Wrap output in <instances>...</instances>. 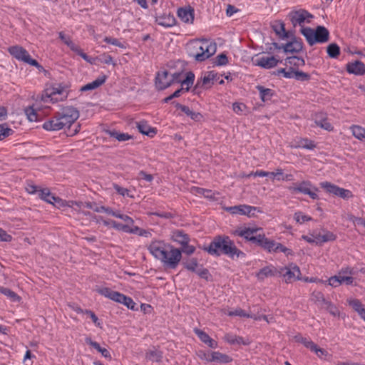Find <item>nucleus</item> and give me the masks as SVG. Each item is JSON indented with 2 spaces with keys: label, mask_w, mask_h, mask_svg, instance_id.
I'll list each match as a JSON object with an SVG mask.
<instances>
[{
  "label": "nucleus",
  "mask_w": 365,
  "mask_h": 365,
  "mask_svg": "<svg viewBox=\"0 0 365 365\" xmlns=\"http://www.w3.org/2000/svg\"><path fill=\"white\" fill-rule=\"evenodd\" d=\"M288 18L294 29H299V31L310 46L324 43L329 41V32L324 26H318L316 29L306 26L314 19V16L307 10L299 9L292 11L289 13Z\"/></svg>",
  "instance_id": "nucleus-1"
},
{
  "label": "nucleus",
  "mask_w": 365,
  "mask_h": 365,
  "mask_svg": "<svg viewBox=\"0 0 365 365\" xmlns=\"http://www.w3.org/2000/svg\"><path fill=\"white\" fill-rule=\"evenodd\" d=\"M148 250L155 259L159 260L163 267L168 269H176L182 259L180 249L163 240L152 241Z\"/></svg>",
  "instance_id": "nucleus-2"
},
{
  "label": "nucleus",
  "mask_w": 365,
  "mask_h": 365,
  "mask_svg": "<svg viewBox=\"0 0 365 365\" xmlns=\"http://www.w3.org/2000/svg\"><path fill=\"white\" fill-rule=\"evenodd\" d=\"M79 118V111L72 107H64L61 111L56 113L50 120L43 124L46 130H60L69 128Z\"/></svg>",
  "instance_id": "nucleus-3"
},
{
  "label": "nucleus",
  "mask_w": 365,
  "mask_h": 365,
  "mask_svg": "<svg viewBox=\"0 0 365 365\" xmlns=\"http://www.w3.org/2000/svg\"><path fill=\"white\" fill-rule=\"evenodd\" d=\"M206 250L211 255L224 254L232 259L245 257V253L237 249L234 242L228 237H216Z\"/></svg>",
  "instance_id": "nucleus-4"
},
{
  "label": "nucleus",
  "mask_w": 365,
  "mask_h": 365,
  "mask_svg": "<svg viewBox=\"0 0 365 365\" xmlns=\"http://www.w3.org/2000/svg\"><path fill=\"white\" fill-rule=\"evenodd\" d=\"M187 48L190 56L197 61H204L216 53L217 45L210 39H195L188 43Z\"/></svg>",
  "instance_id": "nucleus-5"
},
{
  "label": "nucleus",
  "mask_w": 365,
  "mask_h": 365,
  "mask_svg": "<svg viewBox=\"0 0 365 365\" xmlns=\"http://www.w3.org/2000/svg\"><path fill=\"white\" fill-rule=\"evenodd\" d=\"M68 87L61 83H55L46 88L41 95V101L43 103H55L63 101L68 98Z\"/></svg>",
  "instance_id": "nucleus-6"
},
{
  "label": "nucleus",
  "mask_w": 365,
  "mask_h": 365,
  "mask_svg": "<svg viewBox=\"0 0 365 365\" xmlns=\"http://www.w3.org/2000/svg\"><path fill=\"white\" fill-rule=\"evenodd\" d=\"M256 245L261 247L268 252H282L284 253L287 256L292 254V252L290 249L287 248L281 243L277 242L272 240L266 237L264 233L259 234L258 240Z\"/></svg>",
  "instance_id": "nucleus-7"
},
{
  "label": "nucleus",
  "mask_w": 365,
  "mask_h": 365,
  "mask_svg": "<svg viewBox=\"0 0 365 365\" xmlns=\"http://www.w3.org/2000/svg\"><path fill=\"white\" fill-rule=\"evenodd\" d=\"M288 190L291 193H302L309 195L312 199L317 200L319 198V189L314 186L309 180H303L299 182L293 183L288 187Z\"/></svg>",
  "instance_id": "nucleus-8"
},
{
  "label": "nucleus",
  "mask_w": 365,
  "mask_h": 365,
  "mask_svg": "<svg viewBox=\"0 0 365 365\" xmlns=\"http://www.w3.org/2000/svg\"><path fill=\"white\" fill-rule=\"evenodd\" d=\"M181 81V73L170 75L167 71H158L155 77V86L158 90H164L172 83Z\"/></svg>",
  "instance_id": "nucleus-9"
},
{
  "label": "nucleus",
  "mask_w": 365,
  "mask_h": 365,
  "mask_svg": "<svg viewBox=\"0 0 365 365\" xmlns=\"http://www.w3.org/2000/svg\"><path fill=\"white\" fill-rule=\"evenodd\" d=\"M262 229L257 227H240L235 229L232 234L235 236L243 237L256 245L258 240L259 234H262Z\"/></svg>",
  "instance_id": "nucleus-10"
},
{
  "label": "nucleus",
  "mask_w": 365,
  "mask_h": 365,
  "mask_svg": "<svg viewBox=\"0 0 365 365\" xmlns=\"http://www.w3.org/2000/svg\"><path fill=\"white\" fill-rule=\"evenodd\" d=\"M300 274L299 267L292 263L287 267L279 268V275L283 277L286 282L299 279Z\"/></svg>",
  "instance_id": "nucleus-11"
},
{
  "label": "nucleus",
  "mask_w": 365,
  "mask_h": 365,
  "mask_svg": "<svg viewBox=\"0 0 365 365\" xmlns=\"http://www.w3.org/2000/svg\"><path fill=\"white\" fill-rule=\"evenodd\" d=\"M8 51L18 61L24 62L28 64L32 59L29 52L22 46L18 45L10 46L8 48Z\"/></svg>",
  "instance_id": "nucleus-12"
},
{
  "label": "nucleus",
  "mask_w": 365,
  "mask_h": 365,
  "mask_svg": "<svg viewBox=\"0 0 365 365\" xmlns=\"http://www.w3.org/2000/svg\"><path fill=\"white\" fill-rule=\"evenodd\" d=\"M216 81L217 73L214 71H209L197 80L193 91H195L198 88H210Z\"/></svg>",
  "instance_id": "nucleus-13"
},
{
  "label": "nucleus",
  "mask_w": 365,
  "mask_h": 365,
  "mask_svg": "<svg viewBox=\"0 0 365 365\" xmlns=\"http://www.w3.org/2000/svg\"><path fill=\"white\" fill-rule=\"evenodd\" d=\"M38 197L42 200H44L45 202L52 204V205H56L58 206H63L65 205V202L60 199L59 197H57L52 195L49 190L48 188H43L39 190L38 192Z\"/></svg>",
  "instance_id": "nucleus-14"
},
{
  "label": "nucleus",
  "mask_w": 365,
  "mask_h": 365,
  "mask_svg": "<svg viewBox=\"0 0 365 365\" xmlns=\"http://www.w3.org/2000/svg\"><path fill=\"white\" fill-rule=\"evenodd\" d=\"M257 210V207L247 205H240L232 207H227L225 210L230 212L232 215L240 214L247 215L251 217L254 215V211Z\"/></svg>",
  "instance_id": "nucleus-15"
},
{
  "label": "nucleus",
  "mask_w": 365,
  "mask_h": 365,
  "mask_svg": "<svg viewBox=\"0 0 365 365\" xmlns=\"http://www.w3.org/2000/svg\"><path fill=\"white\" fill-rule=\"evenodd\" d=\"M279 60L274 56H261L256 60L255 65L265 69H270L277 66Z\"/></svg>",
  "instance_id": "nucleus-16"
},
{
  "label": "nucleus",
  "mask_w": 365,
  "mask_h": 365,
  "mask_svg": "<svg viewBox=\"0 0 365 365\" xmlns=\"http://www.w3.org/2000/svg\"><path fill=\"white\" fill-rule=\"evenodd\" d=\"M279 274V269L273 265H269L262 268L256 274L259 280H264L265 278L277 276Z\"/></svg>",
  "instance_id": "nucleus-17"
},
{
  "label": "nucleus",
  "mask_w": 365,
  "mask_h": 365,
  "mask_svg": "<svg viewBox=\"0 0 365 365\" xmlns=\"http://www.w3.org/2000/svg\"><path fill=\"white\" fill-rule=\"evenodd\" d=\"M178 16L185 23L192 24L194 21V10L191 7L180 8Z\"/></svg>",
  "instance_id": "nucleus-18"
},
{
  "label": "nucleus",
  "mask_w": 365,
  "mask_h": 365,
  "mask_svg": "<svg viewBox=\"0 0 365 365\" xmlns=\"http://www.w3.org/2000/svg\"><path fill=\"white\" fill-rule=\"evenodd\" d=\"M347 72L354 75H364L365 74V65L360 61H355L346 65Z\"/></svg>",
  "instance_id": "nucleus-19"
},
{
  "label": "nucleus",
  "mask_w": 365,
  "mask_h": 365,
  "mask_svg": "<svg viewBox=\"0 0 365 365\" xmlns=\"http://www.w3.org/2000/svg\"><path fill=\"white\" fill-rule=\"evenodd\" d=\"M171 240L180 245H186L190 242L189 236L182 230H175L172 232Z\"/></svg>",
  "instance_id": "nucleus-20"
},
{
  "label": "nucleus",
  "mask_w": 365,
  "mask_h": 365,
  "mask_svg": "<svg viewBox=\"0 0 365 365\" xmlns=\"http://www.w3.org/2000/svg\"><path fill=\"white\" fill-rule=\"evenodd\" d=\"M224 340L232 345H247L250 344L248 339H245L241 336H238L232 333H227L224 336Z\"/></svg>",
  "instance_id": "nucleus-21"
},
{
  "label": "nucleus",
  "mask_w": 365,
  "mask_h": 365,
  "mask_svg": "<svg viewBox=\"0 0 365 365\" xmlns=\"http://www.w3.org/2000/svg\"><path fill=\"white\" fill-rule=\"evenodd\" d=\"M232 361V357L230 356L222 354L219 351L211 352L210 358L208 359V362H218L221 364L230 363Z\"/></svg>",
  "instance_id": "nucleus-22"
},
{
  "label": "nucleus",
  "mask_w": 365,
  "mask_h": 365,
  "mask_svg": "<svg viewBox=\"0 0 365 365\" xmlns=\"http://www.w3.org/2000/svg\"><path fill=\"white\" fill-rule=\"evenodd\" d=\"M106 81V76L105 75L101 76L98 77L93 81L88 83L80 88V91L82 92L92 91L98 88L101 86H102Z\"/></svg>",
  "instance_id": "nucleus-23"
},
{
  "label": "nucleus",
  "mask_w": 365,
  "mask_h": 365,
  "mask_svg": "<svg viewBox=\"0 0 365 365\" xmlns=\"http://www.w3.org/2000/svg\"><path fill=\"white\" fill-rule=\"evenodd\" d=\"M314 123L316 126H319L326 130H332L333 127L327 120L324 113H317L314 118Z\"/></svg>",
  "instance_id": "nucleus-24"
},
{
  "label": "nucleus",
  "mask_w": 365,
  "mask_h": 365,
  "mask_svg": "<svg viewBox=\"0 0 365 365\" xmlns=\"http://www.w3.org/2000/svg\"><path fill=\"white\" fill-rule=\"evenodd\" d=\"M195 333L199 337V339L209 347L215 349L217 347V343L213 340L210 336L205 331L200 329H195Z\"/></svg>",
  "instance_id": "nucleus-25"
},
{
  "label": "nucleus",
  "mask_w": 365,
  "mask_h": 365,
  "mask_svg": "<svg viewBox=\"0 0 365 365\" xmlns=\"http://www.w3.org/2000/svg\"><path fill=\"white\" fill-rule=\"evenodd\" d=\"M349 304L358 313L360 317L365 322V307L361 302L356 299L348 300Z\"/></svg>",
  "instance_id": "nucleus-26"
},
{
  "label": "nucleus",
  "mask_w": 365,
  "mask_h": 365,
  "mask_svg": "<svg viewBox=\"0 0 365 365\" xmlns=\"http://www.w3.org/2000/svg\"><path fill=\"white\" fill-rule=\"evenodd\" d=\"M176 107L184 112L187 116L195 121H200L202 119V115L200 113L194 112L186 106L180 103L176 104Z\"/></svg>",
  "instance_id": "nucleus-27"
},
{
  "label": "nucleus",
  "mask_w": 365,
  "mask_h": 365,
  "mask_svg": "<svg viewBox=\"0 0 365 365\" xmlns=\"http://www.w3.org/2000/svg\"><path fill=\"white\" fill-rule=\"evenodd\" d=\"M292 146L294 148L313 150L316 147V145L314 144V141L307 138H299L295 140L294 143Z\"/></svg>",
  "instance_id": "nucleus-28"
},
{
  "label": "nucleus",
  "mask_w": 365,
  "mask_h": 365,
  "mask_svg": "<svg viewBox=\"0 0 365 365\" xmlns=\"http://www.w3.org/2000/svg\"><path fill=\"white\" fill-rule=\"evenodd\" d=\"M302 43L296 40L290 41L283 46L286 53H298L302 51Z\"/></svg>",
  "instance_id": "nucleus-29"
},
{
  "label": "nucleus",
  "mask_w": 365,
  "mask_h": 365,
  "mask_svg": "<svg viewBox=\"0 0 365 365\" xmlns=\"http://www.w3.org/2000/svg\"><path fill=\"white\" fill-rule=\"evenodd\" d=\"M137 128L140 133L148 135L153 136L156 134V130L151 128L145 121H140L137 123Z\"/></svg>",
  "instance_id": "nucleus-30"
},
{
  "label": "nucleus",
  "mask_w": 365,
  "mask_h": 365,
  "mask_svg": "<svg viewBox=\"0 0 365 365\" xmlns=\"http://www.w3.org/2000/svg\"><path fill=\"white\" fill-rule=\"evenodd\" d=\"M86 342L88 344L91 345L94 349H96L105 358L111 359V356L110 354L109 351L108 349H106V348L101 347L100 344L98 342L92 341L91 338H86Z\"/></svg>",
  "instance_id": "nucleus-31"
},
{
  "label": "nucleus",
  "mask_w": 365,
  "mask_h": 365,
  "mask_svg": "<svg viewBox=\"0 0 365 365\" xmlns=\"http://www.w3.org/2000/svg\"><path fill=\"white\" fill-rule=\"evenodd\" d=\"M305 64V61L303 58L298 56H290L285 59V65L287 66L299 68L303 66Z\"/></svg>",
  "instance_id": "nucleus-32"
},
{
  "label": "nucleus",
  "mask_w": 365,
  "mask_h": 365,
  "mask_svg": "<svg viewBox=\"0 0 365 365\" xmlns=\"http://www.w3.org/2000/svg\"><path fill=\"white\" fill-rule=\"evenodd\" d=\"M194 80H195L194 73H192V72L187 73L186 74V77L185 79H182L181 78V81H180L181 86H182L181 88L182 90H185V91H188L190 88L192 86V84L194 83ZM178 83H180V81H178Z\"/></svg>",
  "instance_id": "nucleus-33"
},
{
  "label": "nucleus",
  "mask_w": 365,
  "mask_h": 365,
  "mask_svg": "<svg viewBox=\"0 0 365 365\" xmlns=\"http://www.w3.org/2000/svg\"><path fill=\"white\" fill-rule=\"evenodd\" d=\"M162 357V352L155 347L149 349L146 352V358L152 361H160Z\"/></svg>",
  "instance_id": "nucleus-34"
},
{
  "label": "nucleus",
  "mask_w": 365,
  "mask_h": 365,
  "mask_svg": "<svg viewBox=\"0 0 365 365\" xmlns=\"http://www.w3.org/2000/svg\"><path fill=\"white\" fill-rule=\"evenodd\" d=\"M352 135L360 140H365V128L360 125H353L350 127Z\"/></svg>",
  "instance_id": "nucleus-35"
},
{
  "label": "nucleus",
  "mask_w": 365,
  "mask_h": 365,
  "mask_svg": "<svg viewBox=\"0 0 365 365\" xmlns=\"http://www.w3.org/2000/svg\"><path fill=\"white\" fill-rule=\"evenodd\" d=\"M257 89L259 92L262 101L264 102L270 100L274 95V91L272 89L264 88L262 86H257Z\"/></svg>",
  "instance_id": "nucleus-36"
},
{
  "label": "nucleus",
  "mask_w": 365,
  "mask_h": 365,
  "mask_svg": "<svg viewBox=\"0 0 365 365\" xmlns=\"http://www.w3.org/2000/svg\"><path fill=\"white\" fill-rule=\"evenodd\" d=\"M336 239V236L331 232H327L324 235H316V245H321L324 242H327L329 241H333Z\"/></svg>",
  "instance_id": "nucleus-37"
},
{
  "label": "nucleus",
  "mask_w": 365,
  "mask_h": 365,
  "mask_svg": "<svg viewBox=\"0 0 365 365\" xmlns=\"http://www.w3.org/2000/svg\"><path fill=\"white\" fill-rule=\"evenodd\" d=\"M71 203L72 204V205H76L79 207H86L88 209H91L96 212H101V207L102 206V205H99L96 204V202H86L83 203V202H77L71 201Z\"/></svg>",
  "instance_id": "nucleus-38"
},
{
  "label": "nucleus",
  "mask_w": 365,
  "mask_h": 365,
  "mask_svg": "<svg viewBox=\"0 0 365 365\" xmlns=\"http://www.w3.org/2000/svg\"><path fill=\"white\" fill-rule=\"evenodd\" d=\"M273 29L280 37L283 38L289 37L288 32L286 31L285 25L283 22H277L274 25H273Z\"/></svg>",
  "instance_id": "nucleus-39"
},
{
  "label": "nucleus",
  "mask_w": 365,
  "mask_h": 365,
  "mask_svg": "<svg viewBox=\"0 0 365 365\" xmlns=\"http://www.w3.org/2000/svg\"><path fill=\"white\" fill-rule=\"evenodd\" d=\"M25 114L31 122H36L39 120V115L34 106H29L25 109Z\"/></svg>",
  "instance_id": "nucleus-40"
},
{
  "label": "nucleus",
  "mask_w": 365,
  "mask_h": 365,
  "mask_svg": "<svg viewBox=\"0 0 365 365\" xmlns=\"http://www.w3.org/2000/svg\"><path fill=\"white\" fill-rule=\"evenodd\" d=\"M0 293L6 296L13 302H19L20 300L19 297L14 292L7 287H0Z\"/></svg>",
  "instance_id": "nucleus-41"
},
{
  "label": "nucleus",
  "mask_w": 365,
  "mask_h": 365,
  "mask_svg": "<svg viewBox=\"0 0 365 365\" xmlns=\"http://www.w3.org/2000/svg\"><path fill=\"white\" fill-rule=\"evenodd\" d=\"M232 110L237 115H246L248 113L247 107L242 103H234L232 104Z\"/></svg>",
  "instance_id": "nucleus-42"
},
{
  "label": "nucleus",
  "mask_w": 365,
  "mask_h": 365,
  "mask_svg": "<svg viewBox=\"0 0 365 365\" xmlns=\"http://www.w3.org/2000/svg\"><path fill=\"white\" fill-rule=\"evenodd\" d=\"M321 187L324 188L327 192L336 195L339 187L329 182L325 181L319 183Z\"/></svg>",
  "instance_id": "nucleus-43"
},
{
  "label": "nucleus",
  "mask_w": 365,
  "mask_h": 365,
  "mask_svg": "<svg viewBox=\"0 0 365 365\" xmlns=\"http://www.w3.org/2000/svg\"><path fill=\"white\" fill-rule=\"evenodd\" d=\"M110 137H113L120 142L126 141L131 138V136L127 133H119L115 130H110L108 132Z\"/></svg>",
  "instance_id": "nucleus-44"
},
{
  "label": "nucleus",
  "mask_w": 365,
  "mask_h": 365,
  "mask_svg": "<svg viewBox=\"0 0 365 365\" xmlns=\"http://www.w3.org/2000/svg\"><path fill=\"white\" fill-rule=\"evenodd\" d=\"M183 265L187 270L193 272H196L200 267L197 260L195 258L190 259L187 262H184Z\"/></svg>",
  "instance_id": "nucleus-45"
},
{
  "label": "nucleus",
  "mask_w": 365,
  "mask_h": 365,
  "mask_svg": "<svg viewBox=\"0 0 365 365\" xmlns=\"http://www.w3.org/2000/svg\"><path fill=\"white\" fill-rule=\"evenodd\" d=\"M110 226L117 230L123 231L126 233H130V232H133L131 230L132 227L129 225H123L113 220L110 221Z\"/></svg>",
  "instance_id": "nucleus-46"
},
{
  "label": "nucleus",
  "mask_w": 365,
  "mask_h": 365,
  "mask_svg": "<svg viewBox=\"0 0 365 365\" xmlns=\"http://www.w3.org/2000/svg\"><path fill=\"white\" fill-rule=\"evenodd\" d=\"M327 53L331 58H337L340 53L339 46L336 43H331L327 47Z\"/></svg>",
  "instance_id": "nucleus-47"
},
{
  "label": "nucleus",
  "mask_w": 365,
  "mask_h": 365,
  "mask_svg": "<svg viewBox=\"0 0 365 365\" xmlns=\"http://www.w3.org/2000/svg\"><path fill=\"white\" fill-rule=\"evenodd\" d=\"M310 351L314 352L319 358L322 359H325L329 356V353L327 350L319 347L315 343Z\"/></svg>",
  "instance_id": "nucleus-48"
},
{
  "label": "nucleus",
  "mask_w": 365,
  "mask_h": 365,
  "mask_svg": "<svg viewBox=\"0 0 365 365\" xmlns=\"http://www.w3.org/2000/svg\"><path fill=\"white\" fill-rule=\"evenodd\" d=\"M58 36H59V38L65 43L70 48L71 50H73L74 48H76V47L78 46L76 45V43H74L71 37L66 35L63 32L61 31L58 33Z\"/></svg>",
  "instance_id": "nucleus-49"
},
{
  "label": "nucleus",
  "mask_w": 365,
  "mask_h": 365,
  "mask_svg": "<svg viewBox=\"0 0 365 365\" xmlns=\"http://www.w3.org/2000/svg\"><path fill=\"white\" fill-rule=\"evenodd\" d=\"M113 187L114 190L116 191V192L118 194H119L120 195H121L123 197H125V196L126 197H129L130 198H133L134 197V195L130 194V190L128 189L123 187H121L119 185L115 184V183H114L113 185Z\"/></svg>",
  "instance_id": "nucleus-50"
},
{
  "label": "nucleus",
  "mask_w": 365,
  "mask_h": 365,
  "mask_svg": "<svg viewBox=\"0 0 365 365\" xmlns=\"http://www.w3.org/2000/svg\"><path fill=\"white\" fill-rule=\"evenodd\" d=\"M228 316L233 317V316H238L241 317H247V318H252V316L250 314L245 312L243 309L240 308H237L233 311H229L227 313H225Z\"/></svg>",
  "instance_id": "nucleus-51"
},
{
  "label": "nucleus",
  "mask_w": 365,
  "mask_h": 365,
  "mask_svg": "<svg viewBox=\"0 0 365 365\" xmlns=\"http://www.w3.org/2000/svg\"><path fill=\"white\" fill-rule=\"evenodd\" d=\"M294 218L297 222L302 224L307 221H311L312 218L307 215H304L302 212H296L294 215Z\"/></svg>",
  "instance_id": "nucleus-52"
},
{
  "label": "nucleus",
  "mask_w": 365,
  "mask_h": 365,
  "mask_svg": "<svg viewBox=\"0 0 365 365\" xmlns=\"http://www.w3.org/2000/svg\"><path fill=\"white\" fill-rule=\"evenodd\" d=\"M103 41L106 43H107L112 44L113 46H118V47L121 48H126L125 43H124L123 42H120L118 39H117L115 38H113V37H110V36H106L103 38Z\"/></svg>",
  "instance_id": "nucleus-53"
},
{
  "label": "nucleus",
  "mask_w": 365,
  "mask_h": 365,
  "mask_svg": "<svg viewBox=\"0 0 365 365\" xmlns=\"http://www.w3.org/2000/svg\"><path fill=\"white\" fill-rule=\"evenodd\" d=\"M293 78L300 81H307L310 79V76L303 71L294 70Z\"/></svg>",
  "instance_id": "nucleus-54"
},
{
  "label": "nucleus",
  "mask_w": 365,
  "mask_h": 365,
  "mask_svg": "<svg viewBox=\"0 0 365 365\" xmlns=\"http://www.w3.org/2000/svg\"><path fill=\"white\" fill-rule=\"evenodd\" d=\"M277 74H282L283 76L286 78H293L294 68L292 67H290L288 69L280 68V69L277 70Z\"/></svg>",
  "instance_id": "nucleus-55"
},
{
  "label": "nucleus",
  "mask_w": 365,
  "mask_h": 365,
  "mask_svg": "<svg viewBox=\"0 0 365 365\" xmlns=\"http://www.w3.org/2000/svg\"><path fill=\"white\" fill-rule=\"evenodd\" d=\"M13 130L5 125H0V140L11 135Z\"/></svg>",
  "instance_id": "nucleus-56"
},
{
  "label": "nucleus",
  "mask_w": 365,
  "mask_h": 365,
  "mask_svg": "<svg viewBox=\"0 0 365 365\" xmlns=\"http://www.w3.org/2000/svg\"><path fill=\"white\" fill-rule=\"evenodd\" d=\"M97 292L102 296H104L105 297L111 299L115 291L112 290L108 287H101L98 289Z\"/></svg>",
  "instance_id": "nucleus-57"
},
{
  "label": "nucleus",
  "mask_w": 365,
  "mask_h": 365,
  "mask_svg": "<svg viewBox=\"0 0 365 365\" xmlns=\"http://www.w3.org/2000/svg\"><path fill=\"white\" fill-rule=\"evenodd\" d=\"M131 230L133 232H130V234H136L139 236H144V237H149L150 235V233L148 231H147L145 230L140 229L138 226H133L131 227Z\"/></svg>",
  "instance_id": "nucleus-58"
},
{
  "label": "nucleus",
  "mask_w": 365,
  "mask_h": 365,
  "mask_svg": "<svg viewBox=\"0 0 365 365\" xmlns=\"http://www.w3.org/2000/svg\"><path fill=\"white\" fill-rule=\"evenodd\" d=\"M336 196H339L343 199H349L352 197V193L349 190L339 187Z\"/></svg>",
  "instance_id": "nucleus-59"
},
{
  "label": "nucleus",
  "mask_w": 365,
  "mask_h": 365,
  "mask_svg": "<svg viewBox=\"0 0 365 365\" xmlns=\"http://www.w3.org/2000/svg\"><path fill=\"white\" fill-rule=\"evenodd\" d=\"M228 63V58L227 56L225 53H220L219 54L216 58L215 63L217 66H225Z\"/></svg>",
  "instance_id": "nucleus-60"
},
{
  "label": "nucleus",
  "mask_w": 365,
  "mask_h": 365,
  "mask_svg": "<svg viewBox=\"0 0 365 365\" xmlns=\"http://www.w3.org/2000/svg\"><path fill=\"white\" fill-rule=\"evenodd\" d=\"M122 304L126 306L128 309L134 310L135 308V303L130 297H127L124 295L123 300L121 303Z\"/></svg>",
  "instance_id": "nucleus-61"
},
{
  "label": "nucleus",
  "mask_w": 365,
  "mask_h": 365,
  "mask_svg": "<svg viewBox=\"0 0 365 365\" xmlns=\"http://www.w3.org/2000/svg\"><path fill=\"white\" fill-rule=\"evenodd\" d=\"M116 217L125 222L127 223L126 225H129L131 227L134 226V220H133V218H131L128 215L120 213V211H118Z\"/></svg>",
  "instance_id": "nucleus-62"
},
{
  "label": "nucleus",
  "mask_w": 365,
  "mask_h": 365,
  "mask_svg": "<svg viewBox=\"0 0 365 365\" xmlns=\"http://www.w3.org/2000/svg\"><path fill=\"white\" fill-rule=\"evenodd\" d=\"M40 189L41 188H39L38 186H36V185H35L34 184H32V183H27V185L26 186V192L29 194H31V195H34V194H38V195Z\"/></svg>",
  "instance_id": "nucleus-63"
},
{
  "label": "nucleus",
  "mask_w": 365,
  "mask_h": 365,
  "mask_svg": "<svg viewBox=\"0 0 365 365\" xmlns=\"http://www.w3.org/2000/svg\"><path fill=\"white\" fill-rule=\"evenodd\" d=\"M181 253L183 252L187 255H191L195 251V247L193 245L187 243L186 245H182Z\"/></svg>",
  "instance_id": "nucleus-64"
}]
</instances>
